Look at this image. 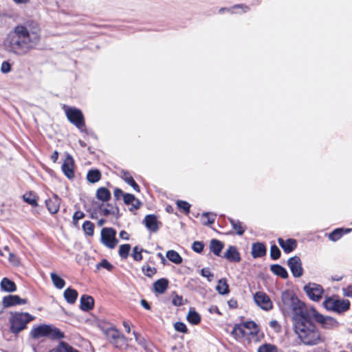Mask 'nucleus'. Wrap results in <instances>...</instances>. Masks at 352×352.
I'll return each instance as SVG.
<instances>
[{
  "instance_id": "1",
  "label": "nucleus",
  "mask_w": 352,
  "mask_h": 352,
  "mask_svg": "<svg viewBox=\"0 0 352 352\" xmlns=\"http://www.w3.org/2000/svg\"><path fill=\"white\" fill-rule=\"evenodd\" d=\"M41 39V30L38 23H28L16 25L8 33L5 41L6 50L17 56H23L34 49Z\"/></svg>"
},
{
  "instance_id": "2",
  "label": "nucleus",
  "mask_w": 352,
  "mask_h": 352,
  "mask_svg": "<svg viewBox=\"0 0 352 352\" xmlns=\"http://www.w3.org/2000/svg\"><path fill=\"white\" fill-rule=\"evenodd\" d=\"M281 309L292 317L294 324L304 318H310L309 311L312 307H307L291 291H284L281 294Z\"/></svg>"
},
{
  "instance_id": "3",
  "label": "nucleus",
  "mask_w": 352,
  "mask_h": 352,
  "mask_svg": "<svg viewBox=\"0 0 352 352\" xmlns=\"http://www.w3.org/2000/svg\"><path fill=\"white\" fill-rule=\"evenodd\" d=\"M312 318H304L294 324L295 332L306 345H316L322 342L320 331L311 322Z\"/></svg>"
},
{
  "instance_id": "4",
  "label": "nucleus",
  "mask_w": 352,
  "mask_h": 352,
  "mask_svg": "<svg viewBox=\"0 0 352 352\" xmlns=\"http://www.w3.org/2000/svg\"><path fill=\"white\" fill-rule=\"evenodd\" d=\"M30 336L34 339L47 337L51 339H61L64 334L58 328L51 324H41L34 327L30 331Z\"/></svg>"
},
{
  "instance_id": "5",
  "label": "nucleus",
  "mask_w": 352,
  "mask_h": 352,
  "mask_svg": "<svg viewBox=\"0 0 352 352\" xmlns=\"http://www.w3.org/2000/svg\"><path fill=\"white\" fill-rule=\"evenodd\" d=\"M34 316L27 312L12 313L9 322L10 324V331L14 334H17L23 329H26L27 324L34 320Z\"/></svg>"
},
{
  "instance_id": "6",
  "label": "nucleus",
  "mask_w": 352,
  "mask_h": 352,
  "mask_svg": "<svg viewBox=\"0 0 352 352\" xmlns=\"http://www.w3.org/2000/svg\"><path fill=\"white\" fill-rule=\"evenodd\" d=\"M326 309L337 313H342L347 311L350 307V302L346 299H340L337 296L327 297L323 302Z\"/></svg>"
},
{
  "instance_id": "7",
  "label": "nucleus",
  "mask_w": 352,
  "mask_h": 352,
  "mask_svg": "<svg viewBox=\"0 0 352 352\" xmlns=\"http://www.w3.org/2000/svg\"><path fill=\"white\" fill-rule=\"evenodd\" d=\"M63 108L69 121L79 130L83 131L85 122L81 110L67 105H64Z\"/></svg>"
},
{
  "instance_id": "8",
  "label": "nucleus",
  "mask_w": 352,
  "mask_h": 352,
  "mask_svg": "<svg viewBox=\"0 0 352 352\" xmlns=\"http://www.w3.org/2000/svg\"><path fill=\"white\" fill-rule=\"evenodd\" d=\"M309 316L310 318L314 319L324 329H333L338 326V322L336 319L330 316H324L320 314L314 308L311 309Z\"/></svg>"
},
{
  "instance_id": "9",
  "label": "nucleus",
  "mask_w": 352,
  "mask_h": 352,
  "mask_svg": "<svg viewBox=\"0 0 352 352\" xmlns=\"http://www.w3.org/2000/svg\"><path fill=\"white\" fill-rule=\"evenodd\" d=\"M116 236V231L113 228H104L101 230V241L110 249H113L118 243Z\"/></svg>"
},
{
  "instance_id": "10",
  "label": "nucleus",
  "mask_w": 352,
  "mask_h": 352,
  "mask_svg": "<svg viewBox=\"0 0 352 352\" xmlns=\"http://www.w3.org/2000/svg\"><path fill=\"white\" fill-rule=\"evenodd\" d=\"M305 292L314 301H319L322 296L324 290L318 284L309 283L304 286Z\"/></svg>"
},
{
  "instance_id": "11",
  "label": "nucleus",
  "mask_w": 352,
  "mask_h": 352,
  "mask_svg": "<svg viewBox=\"0 0 352 352\" xmlns=\"http://www.w3.org/2000/svg\"><path fill=\"white\" fill-rule=\"evenodd\" d=\"M287 265L289 267L293 276L296 278H300L303 274V268L302 262L298 256H293L288 259Z\"/></svg>"
},
{
  "instance_id": "12",
  "label": "nucleus",
  "mask_w": 352,
  "mask_h": 352,
  "mask_svg": "<svg viewBox=\"0 0 352 352\" xmlns=\"http://www.w3.org/2000/svg\"><path fill=\"white\" fill-rule=\"evenodd\" d=\"M255 302L264 310H270L272 308V302L269 296L263 292H257L254 296Z\"/></svg>"
},
{
  "instance_id": "13",
  "label": "nucleus",
  "mask_w": 352,
  "mask_h": 352,
  "mask_svg": "<svg viewBox=\"0 0 352 352\" xmlns=\"http://www.w3.org/2000/svg\"><path fill=\"white\" fill-rule=\"evenodd\" d=\"M243 326H244L245 330L248 332V339L250 341L258 342L260 340V336L258 335L259 329L254 322H247L243 324Z\"/></svg>"
},
{
  "instance_id": "14",
  "label": "nucleus",
  "mask_w": 352,
  "mask_h": 352,
  "mask_svg": "<svg viewBox=\"0 0 352 352\" xmlns=\"http://www.w3.org/2000/svg\"><path fill=\"white\" fill-rule=\"evenodd\" d=\"M106 336L107 338L116 346H118L119 342H126V338L124 336L121 335L120 332L115 328L111 327L106 330Z\"/></svg>"
},
{
  "instance_id": "15",
  "label": "nucleus",
  "mask_w": 352,
  "mask_h": 352,
  "mask_svg": "<svg viewBox=\"0 0 352 352\" xmlns=\"http://www.w3.org/2000/svg\"><path fill=\"white\" fill-rule=\"evenodd\" d=\"M74 161L73 157L70 155H67L62 164V170L65 175L69 179L74 177Z\"/></svg>"
},
{
  "instance_id": "16",
  "label": "nucleus",
  "mask_w": 352,
  "mask_h": 352,
  "mask_svg": "<svg viewBox=\"0 0 352 352\" xmlns=\"http://www.w3.org/2000/svg\"><path fill=\"white\" fill-rule=\"evenodd\" d=\"M45 204L51 214H56L60 208V199L54 194L52 197L46 199Z\"/></svg>"
},
{
  "instance_id": "17",
  "label": "nucleus",
  "mask_w": 352,
  "mask_h": 352,
  "mask_svg": "<svg viewBox=\"0 0 352 352\" xmlns=\"http://www.w3.org/2000/svg\"><path fill=\"white\" fill-rule=\"evenodd\" d=\"M27 300L25 299L21 298L16 295H8L3 297L2 300V304L5 307H9L16 305H24L26 304Z\"/></svg>"
},
{
  "instance_id": "18",
  "label": "nucleus",
  "mask_w": 352,
  "mask_h": 352,
  "mask_svg": "<svg viewBox=\"0 0 352 352\" xmlns=\"http://www.w3.org/2000/svg\"><path fill=\"white\" fill-rule=\"evenodd\" d=\"M278 243L287 254L292 252L297 247V242L294 239L284 240L282 238H278Z\"/></svg>"
},
{
  "instance_id": "19",
  "label": "nucleus",
  "mask_w": 352,
  "mask_h": 352,
  "mask_svg": "<svg viewBox=\"0 0 352 352\" xmlns=\"http://www.w3.org/2000/svg\"><path fill=\"white\" fill-rule=\"evenodd\" d=\"M224 257L230 262L239 263L241 261V256L236 248L230 245L224 253Z\"/></svg>"
},
{
  "instance_id": "20",
  "label": "nucleus",
  "mask_w": 352,
  "mask_h": 352,
  "mask_svg": "<svg viewBox=\"0 0 352 352\" xmlns=\"http://www.w3.org/2000/svg\"><path fill=\"white\" fill-rule=\"evenodd\" d=\"M144 223L146 228L153 232H157L159 229V222L153 214L146 215L144 218Z\"/></svg>"
},
{
  "instance_id": "21",
  "label": "nucleus",
  "mask_w": 352,
  "mask_h": 352,
  "mask_svg": "<svg viewBox=\"0 0 352 352\" xmlns=\"http://www.w3.org/2000/svg\"><path fill=\"white\" fill-rule=\"evenodd\" d=\"M94 305V299L92 296L82 295L80 298V307L82 310L88 311L93 309Z\"/></svg>"
},
{
  "instance_id": "22",
  "label": "nucleus",
  "mask_w": 352,
  "mask_h": 352,
  "mask_svg": "<svg viewBox=\"0 0 352 352\" xmlns=\"http://www.w3.org/2000/svg\"><path fill=\"white\" fill-rule=\"evenodd\" d=\"M252 256L254 258H259L265 255L266 248L262 243H254L252 245Z\"/></svg>"
},
{
  "instance_id": "23",
  "label": "nucleus",
  "mask_w": 352,
  "mask_h": 352,
  "mask_svg": "<svg viewBox=\"0 0 352 352\" xmlns=\"http://www.w3.org/2000/svg\"><path fill=\"white\" fill-rule=\"evenodd\" d=\"M168 286V280L166 278H160L153 283L154 291L158 294H164Z\"/></svg>"
},
{
  "instance_id": "24",
  "label": "nucleus",
  "mask_w": 352,
  "mask_h": 352,
  "mask_svg": "<svg viewBox=\"0 0 352 352\" xmlns=\"http://www.w3.org/2000/svg\"><path fill=\"white\" fill-rule=\"evenodd\" d=\"M231 334L236 340H240L245 336L248 337V332L243 324L236 325L232 329Z\"/></svg>"
},
{
  "instance_id": "25",
  "label": "nucleus",
  "mask_w": 352,
  "mask_h": 352,
  "mask_svg": "<svg viewBox=\"0 0 352 352\" xmlns=\"http://www.w3.org/2000/svg\"><path fill=\"white\" fill-rule=\"evenodd\" d=\"M224 10L230 12L232 14H242L247 12L249 10V8L243 4H237L230 8H222L219 10V12L222 13Z\"/></svg>"
},
{
  "instance_id": "26",
  "label": "nucleus",
  "mask_w": 352,
  "mask_h": 352,
  "mask_svg": "<svg viewBox=\"0 0 352 352\" xmlns=\"http://www.w3.org/2000/svg\"><path fill=\"white\" fill-rule=\"evenodd\" d=\"M49 352H80L66 342H61Z\"/></svg>"
},
{
  "instance_id": "27",
  "label": "nucleus",
  "mask_w": 352,
  "mask_h": 352,
  "mask_svg": "<svg viewBox=\"0 0 352 352\" xmlns=\"http://www.w3.org/2000/svg\"><path fill=\"white\" fill-rule=\"evenodd\" d=\"M0 286L2 290L7 292H13L16 290V286L15 283L8 278H3L1 280Z\"/></svg>"
},
{
  "instance_id": "28",
  "label": "nucleus",
  "mask_w": 352,
  "mask_h": 352,
  "mask_svg": "<svg viewBox=\"0 0 352 352\" xmlns=\"http://www.w3.org/2000/svg\"><path fill=\"white\" fill-rule=\"evenodd\" d=\"M124 201L127 205H131L132 208L137 210L140 206V201L135 197V196L132 194H124Z\"/></svg>"
},
{
  "instance_id": "29",
  "label": "nucleus",
  "mask_w": 352,
  "mask_h": 352,
  "mask_svg": "<svg viewBox=\"0 0 352 352\" xmlns=\"http://www.w3.org/2000/svg\"><path fill=\"white\" fill-rule=\"evenodd\" d=\"M78 295L77 291L72 288L66 289L63 294L65 300L69 304H74L76 302Z\"/></svg>"
},
{
  "instance_id": "30",
  "label": "nucleus",
  "mask_w": 352,
  "mask_h": 352,
  "mask_svg": "<svg viewBox=\"0 0 352 352\" xmlns=\"http://www.w3.org/2000/svg\"><path fill=\"white\" fill-rule=\"evenodd\" d=\"M271 272L283 278H287L288 277V273L285 268L278 264L272 265L270 266Z\"/></svg>"
},
{
  "instance_id": "31",
  "label": "nucleus",
  "mask_w": 352,
  "mask_h": 352,
  "mask_svg": "<svg viewBox=\"0 0 352 352\" xmlns=\"http://www.w3.org/2000/svg\"><path fill=\"white\" fill-rule=\"evenodd\" d=\"M228 220L236 233L240 236L243 235L245 230V227L243 226V223L232 218H229Z\"/></svg>"
},
{
  "instance_id": "32",
  "label": "nucleus",
  "mask_w": 352,
  "mask_h": 352,
  "mask_svg": "<svg viewBox=\"0 0 352 352\" xmlns=\"http://www.w3.org/2000/svg\"><path fill=\"white\" fill-rule=\"evenodd\" d=\"M223 248V244L222 242L217 239H212L210 243V251L214 253L216 256H219L220 253Z\"/></svg>"
},
{
  "instance_id": "33",
  "label": "nucleus",
  "mask_w": 352,
  "mask_h": 352,
  "mask_svg": "<svg viewBox=\"0 0 352 352\" xmlns=\"http://www.w3.org/2000/svg\"><path fill=\"white\" fill-rule=\"evenodd\" d=\"M96 197L102 201H107L111 198V192L107 188L100 187L96 191Z\"/></svg>"
},
{
  "instance_id": "34",
  "label": "nucleus",
  "mask_w": 352,
  "mask_h": 352,
  "mask_svg": "<svg viewBox=\"0 0 352 352\" xmlns=\"http://www.w3.org/2000/svg\"><path fill=\"white\" fill-rule=\"evenodd\" d=\"M101 179V173L98 169L89 170L87 174V179L90 183H96Z\"/></svg>"
},
{
  "instance_id": "35",
  "label": "nucleus",
  "mask_w": 352,
  "mask_h": 352,
  "mask_svg": "<svg viewBox=\"0 0 352 352\" xmlns=\"http://www.w3.org/2000/svg\"><path fill=\"white\" fill-rule=\"evenodd\" d=\"M216 290L219 294L225 295L229 293V286L225 278L219 280L216 286Z\"/></svg>"
},
{
  "instance_id": "36",
  "label": "nucleus",
  "mask_w": 352,
  "mask_h": 352,
  "mask_svg": "<svg viewBox=\"0 0 352 352\" xmlns=\"http://www.w3.org/2000/svg\"><path fill=\"white\" fill-rule=\"evenodd\" d=\"M50 277L54 285L58 289H63L65 285V281L54 272L50 274Z\"/></svg>"
},
{
  "instance_id": "37",
  "label": "nucleus",
  "mask_w": 352,
  "mask_h": 352,
  "mask_svg": "<svg viewBox=\"0 0 352 352\" xmlns=\"http://www.w3.org/2000/svg\"><path fill=\"white\" fill-rule=\"evenodd\" d=\"M166 257L169 261L175 264H181L182 263V256L175 250L167 251Z\"/></svg>"
},
{
  "instance_id": "38",
  "label": "nucleus",
  "mask_w": 352,
  "mask_h": 352,
  "mask_svg": "<svg viewBox=\"0 0 352 352\" xmlns=\"http://www.w3.org/2000/svg\"><path fill=\"white\" fill-rule=\"evenodd\" d=\"M187 320L192 324H197L200 322L201 317L194 309H190L187 316Z\"/></svg>"
},
{
  "instance_id": "39",
  "label": "nucleus",
  "mask_w": 352,
  "mask_h": 352,
  "mask_svg": "<svg viewBox=\"0 0 352 352\" xmlns=\"http://www.w3.org/2000/svg\"><path fill=\"white\" fill-rule=\"evenodd\" d=\"M23 199L25 202H27L28 204H30L31 206H37V196L36 195V194L32 192H28V193H25L23 196Z\"/></svg>"
},
{
  "instance_id": "40",
  "label": "nucleus",
  "mask_w": 352,
  "mask_h": 352,
  "mask_svg": "<svg viewBox=\"0 0 352 352\" xmlns=\"http://www.w3.org/2000/svg\"><path fill=\"white\" fill-rule=\"evenodd\" d=\"M215 214L210 212H205L201 217V223L204 225H211L214 222Z\"/></svg>"
},
{
  "instance_id": "41",
  "label": "nucleus",
  "mask_w": 352,
  "mask_h": 352,
  "mask_svg": "<svg viewBox=\"0 0 352 352\" xmlns=\"http://www.w3.org/2000/svg\"><path fill=\"white\" fill-rule=\"evenodd\" d=\"M131 250V245L129 244H123L120 246L118 254L119 256L123 258L126 259L129 254Z\"/></svg>"
},
{
  "instance_id": "42",
  "label": "nucleus",
  "mask_w": 352,
  "mask_h": 352,
  "mask_svg": "<svg viewBox=\"0 0 352 352\" xmlns=\"http://www.w3.org/2000/svg\"><path fill=\"white\" fill-rule=\"evenodd\" d=\"M344 234V229L338 228L329 234V239L332 241L339 240Z\"/></svg>"
},
{
  "instance_id": "43",
  "label": "nucleus",
  "mask_w": 352,
  "mask_h": 352,
  "mask_svg": "<svg viewBox=\"0 0 352 352\" xmlns=\"http://www.w3.org/2000/svg\"><path fill=\"white\" fill-rule=\"evenodd\" d=\"M82 229L86 234L92 236L94 234V225L89 221H86L82 224Z\"/></svg>"
},
{
  "instance_id": "44",
  "label": "nucleus",
  "mask_w": 352,
  "mask_h": 352,
  "mask_svg": "<svg viewBox=\"0 0 352 352\" xmlns=\"http://www.w3.org/2000/svg\"><path fill=\"white\" fill-rule=\"evenodd\" d=\"M142 271L145 276L151 278L156 274L157 269L148 265H144L142 267Z\"/></svg>"
},
{
  "instance_id": "45",
  "label": "nucleus",
  "mask_w": 352,
  "mask_h": 352,
  "mask_svg": "<svg viewBox=\"0 0 352 352\" xmlns=\"http://www.w3.org/2000/svg\"><path fill=\"white\" fill-rule=\"evenodd\" d=\"M258 352H278V350L275 345L264 344L258 347Z\"/></svg>"
},
{
  "instance_id": "46",
  "label": "nucleus",
  "mask_w": 352,
  "mask_h": 352,
  "mask_svg": "<svg viewBox=\"0 0 352 352\" xmlns=\"http://www.w3.org/2000/svg\"><path fill=\"white\" fill-rule=\"evenodd\" d=\"M270 256L273 260H277L280 256V251L276 245H272L270 248Z\"/></svg>"
},
{
  "instance_id": "47",
  "label": "nucleus",
  "mask_w": 352,
  "mask_h": 352,
  "mask_svg": "<svg viewBox=\"0 0 352 352\" xmlns=\"http://www.w3.org/2000/svg\"><path fill=\"white\" fill-rule=\"evenodd\" d=\"M143 249L140 248L138 246L134 247L133 250L132 256L135 261H140L142 259V252Z\"/></svg>"
},
{
  "instance_id": "48",
  "label": "nucleus",
  "mask_w": 352,
  "mask_h": 352,
  "mask_svg": "<svg viewBox=\"0 0 352 352\" xmlns=\"http://www.w3.org/2000/svg\"><path fill=\"white\" fill-rule=\"evenodd\" d=\"M177 206L180 209L184 210L186 213H189L190 204L185 201L179 200L177 201Z\"/></svg>"
},
{
  "instance_id": "49",
  "label": "nucleus",
  "mask_w": 352,
  "mask_h": 352,
  "mask_svg": "<svg viewBox=\"0 0 352 352\" xmlns=\"http://www.w3.org/2000/svg\"><path fill=\"white\" fill-rule=\"evenodd\" d=\"M135 341L142 346L145 348L146 347V341L144 338L141 336L140 333H138L136 331L133 332Z\"/></svg>"
},
{
  "instance_id": "50",
  "label": "nucleus",
  "mask_w": 352,
  "mask_h": 352,
  "mask_svg": "<svg viewBox=\"0 0 352 352\" xmlns=\"http://www.w3.org/2000/svg\"><path fill=\"white\" fill-rule=\"evenodd\" d=\"M105 268L109 271L113 269V265L106 259H103L100 263L97 264V268Z\"/></svg>"
},
{
  "instance_id": "51",
  "label": "nucleus",
  "mask_w": 352,
  "mask_h": 352,
  "mask_svg": "<svg viewBox=\"0 0 352 352\" xmlns=\"http://www.w3.org/2000/svg\"><path fill=\"white\" fill-rule=\"evenodd\" d=\"M174 327L177 331L182 333H186L188 330L186 324L181 322H175L174 324Z\"/></svg>"
},
{
  "instance_id": "52",
  "label": "nucleus",
  "mask_w": 352,
  "mask_h": 352,
  "mask_svg": "<svg viewBox=\"0 0 352 352\" xmlns=\"http://www.w3.org/2000/svg\"><path fill=\"white\" fill-rule=\"evenodd\" d=\"M204 245L202 242L195 241L192 243V248L195 252L197 253H201L204 250Z\"/></svg>"
},
{
  "instance_id": "53",
  "label": "nucleus",
  "mask_w": 352,
  "mask_h": 352,
  "mask_svg": "<svg viewBox=\"0 0 352 352\" xmlns=\"http://www.w3.org/2000/svg\"><path fill=\"white\" fill-rule=\"evenodd\" d=\"M201 275L204 277H206L208 278V281L212 280V278H213L214 275L211 273L209 268H203L201 270Z\"/></svg>"
},
{
  "instance_id": "54",
  "label": "nucleus",
  "mask_w": 352,
  "mask_h": 352,
  "mask_svg": "<svg viewBox=\"0 0 352 352\" xmlns=\"http://www.w3.org/2000/svg\"><path fill=\"white\" fill-rule=\"evenodd\" d=\"M11 71V65L8 61H3L1 66V72L3 74H8Z\"/></svg>"
},
{
  "instance_id": "55",
  "label": "nucleus",
  "mask_w": 352,
  "mask_h": 352,
  "mask_svg": "<svg viewBox=\"0 0 352 352\" xmlns=\"http://www.w3.org/2000/svg\"><path fill=\"white\" fill-rule=\"evenodd\" d=\"M122 179L128 184L134 181L133 177L130 175L129 173L123 171L121 175Z\"/></svg>"
},
{
  "instance_id": "56",
  "label": "nucleus",
  "mask_w": 352,
  "mask_h": 352,
  "mask_svg": "<svg viewBox=\"0 0 352 352\" xmlns=\"http://www.w3.org/2000/svg\"><path fill=\"white\" fill-rule=\"evenodd\" d=\"M85 217V213L80 210L76 211L73 216V221L76 224L78 220L82 219Z\"/></svg>"
},
{
  "instance_id": "57",
  "label": "nucleus",
  "mask_w": 352,
  "mask_h": 352,
  "mask_svg": "<svg viewBox=\"0 0 352 352\" xmlns=\"http://www.w3.org/2000/svg\"><path fill=\"white\" fill-rule=\"evenodd\" d=\"M172 303L175 306H181L184 304L183 298L181 296L175 295L172 299Z\"/></svg>"
},
{
  "instance_id": "58",
  "label": "nucleus",
  "mask_w": 352,
  "mask_h": 352,
  "mask_svg": "<svg viewBox=\"0 0 352 352\" xmlns=\"http://www.w3.org/2000/svg\"><path fill=\"white\" fill-rule=\"evenodd\" d=\"M8 259H9V261L14 265H18L19 264V258L14 254H13L12 252H9Z\"/></svg>"
},
{
  "instance_id": "59",
  "label": "nucleus",
  "mask_w": 352,
  "mask_h": 352,
  "mask_svg": "<svg viewBox=\"0 0 352 352\" xmlns=\"http://www.w3.org/2000/svg\"><path fill=\"white\" fill-rule=\"evenodd\" d=\"M343 294L345 296L352 298V285L343 289Z\"/></svg>"
},
{
  "instance_id": "60",
  "label": "nucleus",
  "mask_w": 352,
  "mask_h": 352,
  "mask_svg": "<svg viewBox=\"0 0 352 352\" xmlns=\"http://www.w3.org/2000/svg\"><path fill=\"white\" fill-rule=\"evenodd\" d=\"M123 192L120 188H116L113 192V195L116 199H119L121 196L124 197Z\"/></svg>"
},
{
  "instance_id": "61",
  "label": "nucleus",
  "mask_w": 352,
  "mask_h": 352,
  "mask_svg": "<svg viewBox=\"0 0 352 352\" xmlns=\"http://www.w3.org/2000/svg\"><path fill=\"white\" fill-rule=\"evenodd\" d=\"M120 236L124 240H129V234L124 230H122L120 232Z\"/></svg>"
},
{
  "instance_id": "62",
  "label": "nucleus",
  "mask_w": 352,
  "mask_h": 352,
  "mask_svg": "<svg viewBox=\"0 0 352 352\" xmlns=\"http://www.w3.org/2000/svg\"><path fill=\"white\" fill-rule=\"evenodd\" d=\"M141 305L142 306L145 308L146 309H148L149 310L151 309V307H150V305L148 304V302L144 300V299H142L141 300Z\"/></svg>"
},
{
  "instance_id": "63",
  "label": "nucleus",
  "mask_w": 352,
  "mask_h": 352,
  "mask_svg": "<svg viewBox=\"0 0 352 352\" xmlns=\"http://www.w3.org/2000/svg\"><path fill=\"white\" fill-rule=\"evenodd\" d=\"M129 185L137 192H140V187L139 186L136 184V182L134 181H133L131 183L129 184Z\"/></svg>"
},
{
  "instance_id": "64",
  "label": "nucleus",
  "mask_w": 352,
  "mask_h": 352,
  "mask_svg": "<svg viewBox=\"0 0 352 352\" xmlns=\"http://www.w3.org/2000/svg\"><path fill=\"white\" fill-rule=\"evenodd\" d=\"M123 326H124V328L125 329V331L129 333L131 332V328H130V325H129V323L126 321H124L123 322Z\"/></svg>"
}]
</instances>
